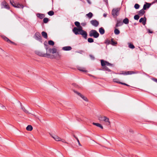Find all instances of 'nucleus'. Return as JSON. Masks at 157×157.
<instances>
[{
  "label": "nucleus",
  "mask_w": 157,
  "mask_h": 157,
  "mask_svg": "<svg viewBox=\"0 0 157 157\" xmlns=\"http://www.w3.org/2000/svg\"><path fill=\"white\" fill-rule=\"evenodd\" d=\"M38 54L40 56L43 57H45V56H46L47 55L46 54H45V53H44L41 52H39L38 53Z\"/></svg>",
  "instance_id": "f704fd0d"
},
{
  "label": "nucleus",
  "mask_w": 157,
  "mask_h": 157,
  "mask_svg": "<svg viewBox=\"0 0 157 157\" xmlns=\"http://www.w3.org/2000/svg\"><path fill=\"white\" fill-rule=\"evenodd\" d=\"M138 14L135 15L134 17V19L135 20H138L140 18V16Z\"/></svg>",
  "instance_id": "58836bf2"
},
{
  "label": "nucleus",
  "mask_w": 157,
  "mask_h": 157,
  "mask_svg": "<svg viewBox=\"0 0 157 157\" xmlns=\"http://www.w3.org/2000/svg\"><path fill=\"white\" fill-rule=\"evenodd\" d=\"M88 42L90 43L94 42V39L91 38H89L88 39Z\"/></svg>",
  "instance_id": "4c0bfd02"
},
{
  "label": "nucleus",
  "mask_w": 157,
  "mask_h": 157,
  "mask_svg": "<svg viewBox=\"0 0 157 157\" xmlns=\"http://www.w3.org/2000/svg\"><path fill=\"white\" fill-rule=\"evenodd\" d=\"M42 36L45 38L47 39L48 38V35L47 33L44 32L43 31L41 33Z\"/></svg>",
  "instance_id": "4be33fe9"
},
{
  "label": "nucleus",
  "mask_w": 157,
  "mask_h": 157,
  "mask_svg": "<svg viewBox=\"0 0 157 157\" xmlns=\"http://www.w3.org/2000/svg\"><path fill=\"white\" fill-rule=\"evenodd\" d=\"M105 61H105L102 59L101 60V65L103 67L105 66L106 65Z\"/></svg>",
  "instance_id": "a878e982"
},
{
  "label": "nucleus",
  "mask_w": 157,
  "mask_h": 157,
  "mask_svg": "<svg viewBox=\"0 0 157 157\" xmlns=\"http://www.w3.org/2000/svg\"><path fill=\"white\" fill-rule=\"evenodd\" d=\"M156 2H157V0H155L154 1V3Z\"/></svg>",
  "instance_id": "338daca9"
},
{
  "label": "nucleus",
  "mask_w": 157,
  "mask_h": 157,
  "mask_svg": "<svg viewBox=\"0 0 157 157\" xmlns=\"http://www.w3.org/2000/svg\"><path fill=\"white\" fill-rule=\"evenodd\" d=\"M145 12L144 10L143 9L138 12V14L140 16H142L145 13Z\"/></svg>",
  "instance_id": "dca6fc26"
},
{
  "label": "nucleus",
  "mask_w": 157,
  "mask_h": 157,
  "mask_svg": "<svg viewBox=\"0 0 157 157\" xmlns=\"http://www.w3.org/2000/svg\"><path fill=\"white\" fill-rule=\"evenodd\" d=\"M21 104V109H22V110L25 113H27L30 114V113H29L28 111L22 105V104L21 103H20Z\"/></svg>",
  "instance_id": "412c9836"
},
{
  "label": "nucleus",
  "mask_w": 157,
  "mask_h": 157,
  "mask_svg": "<svg viewBox=\"0 0 157 157\" xmlns=\"http://www.w3.org/2000/svg\"><path fill=\"white\" fill-rule=\"evenodd\" d=\"M87 1L89 4H90L91 3V2L90 0H87Z\"/></svg>",
  "instance_id": "e2e57ef3"
},
{
  "label": "nucleus",
  "mask_w": 157,
  "mask_h": 157,
  "mask_svg": "<svg viewBox=\"0 0 157 157\" xmlns=\"http://www.w3.org/2000/svg\"><path fill=\"white\" fill-rule=\"evenodd\" d=\"M37 16L40 18V19H42L43 18H44V17L45 15L44 14H41V13H37L36 15Z\"/></svg>",
  "instance_id": "aec40b11"
},
{
  "label": "nucleus",
  "mask_w": 157,
  "mask_h": 157,
  "mask_svg": "<svg viewBox=\"0 0 157 157\" xmlns=\"http://www.w3.org/2000/svg\"><path fill=\"white\" fill-rule=\"evenodd\" d=\"M86 16L88 17L89 19L91 18L93 16V13L91 12H89L88 13L86 14Z\"/></svg>",
  "instance_id": "bb28decb"
},
{
  "label": "nucleus",
  "mask_w": 157,
  "mask_h": 157,
  "mask_svg": "<svg viewBox=\"0 0 157 157\" xmlns=\"http://www.w3.org/2000/svg\"><path fill=\"white\" fill-rule=\"evenodd\" d=\"M75 25H76L77 27H79V26L80 25V23L78 21H75Z\"/></svg>",
  "instance_id": "a19ab883"
},
{
  "label": "nucleus",
  "mask_w": 157,
  "mask_h": 157,
  "mask_svg": "<svg viewBox=\"0 0 157 157\" xmlns=\"http://www.w3.org/2000/svg\"><path fill=\"white\" fill-rule=\"evenodd\" d=\"M103 16L104 17H106V16H107V14H106V13H104L103 15Z\"/></svg>",
  "instance_id": "680f3d73"
},
{
  "label": "nucleus",
  "mask_w": 157,
  "mask_h": 157,
  "mask_svg": "<svg viewBox=\"0 0 157 157\" xmlns=\"http://www.w3.org/2000/svg\"><path fill=\"white\" fill-rule=\"evenodd\" d=\"M110 41L109 40H107L105 41V43L107 44H110Z\"/></svg>",
  "instance_id": "3c124183"
},
{
  "label": "nucleus",
  "mask_w": 157,
  "mask_h": 157,
  "mask_svg": "<svg viewBox=\"0 0 157 157\" xmlns=\"http://www.w3.org/2000/svg\"><path fill=\"white\" fill-rule=\"evenodd\" d=\"M71 49V47L69 46L64 47L62 48V49L64 51H69Z\"/></svg>",
  "instance_id": "f3484780"
},
{
  "label": "nucleus",
  "mask_w": 157,
  "mask_h": 157,
  "mask_svg": "<svg viewBox=\"0 0 157 157\" xmlns=\"http://www.w3.org/2000/svg\"><path fill=\"white\" fill-rule=\"evenodd\" d=\"M73 136L75 138V137H76V136L75 135H73Z\"/></svg>",
  "instance_id": "774afa93"
},
{
  "label": "nucleus",
  "mask_w": 157,
  "mask_h": 157,
  "mask_svg": "<svg viewBox=\"0 0 157 157\" xmlns=\"http://www.w3.org/2000/svg\"><path fill=\"white\" fill-rule=\"evenodd\" d=\"M49 52L50 53H52V48H49Z\"/></svg>",
  "instance_id": "13d9d810"
},
{
  "label": "nucleus",
  "mask_w": 157,
  "mask_h": 157,
  "mask_svg": "<svg viewBox=\"0 0 157 157\" xmlns=\"http://www.w3.org/2000/svg\"><path fill=\"white\" fill-rule=\"evenodd\" d=\"M34 38L37 40L41 43L42 42V39L40 34L38 32H36L34 35Z\"/></svg>",
  "instance_id": "7ed1b4c3"
},
{
  "label": "nucleus",
  "mask_w": 157,
  "mask_h": 157,
  "mask_svg": "<svg viewBox=\"0 0 157 157\" xmlns=\"http://www.w3.org/2000/svg\"><path fill=\"white\" fill-rule=\"evenodd\" d=\"M73 91L79 97H80L81 98H82L85 101H88V100L87 98L86 97L84 96V95L74 90H73Z\"/></svg>",
  "instance_id": "20e7f679"
},
{
  "label": "nucleus",
  "mask_w": 157,
  "mask_h": 157,
  "mask_svg": "<svg viewBox=\"0 0 157 157\" xmlns=\"http://www.w3.org/2000/svg\"><path fill=\"white\" fill-rule=\"evenodd\" d=\"M57 52V49L56 48H52V54H54L56 53Z\"/></svg>",
  "instance_id": "79ce46f5"
},
{
  "label": "nucleus",
  "mask_w": 157,
  "mask_h": 157,
  "mask_svg": "<svg viewBox=\"0 0 157 157\" xmlns=\"http://www.w3.org/2000/svg\"><path fill=\"white\" fill-rule=\"evenodd\" d=\"M128 47L132 49H134L135 48L134 46L131 43H128Z\"/></svg>",
  "instance_id": "c85d7f7f"
},
{
  "label": "nucleus",
  "mask_w": 157,
  "mask_h": 157,
  "mask_svg": "<svg viewBox=\"0 0 157 157\" xmlns=\"http://www.w3.org/2000/svg\"><path fill=\"white\" fill-rule=\"evenodd\" d=\"M99 32L100 34L101 35H103L104 34L105 32V31L104 28L101 27L99 29Z\"/></svg>",
  "instance_id": "6ab92c4d"
},
{
  "label": "nucleus",
  "mask_w": 157,
  "mask_h": 157,
  "mask_svg": "<svg viewBox=\"0 0 157 157\" xmlns=\"http://www.w3.org/2000/svg\"><path fill=\"white\" fill-rule=\"evenodd\" d=\"M2 38L5 41H6L8 43H10L11 44H15V43L13 42L11 40H10L8 38L5 36L4 35L2 36H1Z\"/></svg>",
  "instance_id": "6e6552de"
},
{
  "label": "nucleus",
  "mask_w": 157,
  "mask_h": 157,
  "mask_svg": "<svg viewBox=\"0 0 157 157\" xmlns=\"http://www.w3.org/2000/svg\"><path fill=\"white\" fill-rule=\"evenodd\" d=\"M92 124L93 125H96L98 127H100L101 129H103V126L100 124L99 123L93 122L92 123Z\"/></svg>",
  "instance_id": "5701e85b"
},
{
  "label": "nucleus",
  "mask_w": 157,
  "mask_h": 157,
  "mask_svg": "<svg viewBox=\"0 0 157 157\" xmlns=\"http://www.w3.org/2000/svg\"><path fill=\"white\" fill-rule=\"evenodd\" d=\"M120 8H113L112 11V14L114 17H116L119 14Z\"/></svg>",
  "instance_id": "f03ea898"
},
{
  "label": "nucleus",
  "mask_w": 157,
  "mask_h": 157,
  "mask_svg": "<svg viewBox=\"0 0 157 157\" xmlns=\"http://www.w3.org/2000/svg\"><path fill=\"white\" fill-rule=\"evenodd\" d=\"M111 44L113 45H115L117 44V42H115L113 41V38H112L111 39Z\"/></svg>",
  "instance_id": "2f4dec72"
},
{
  "label": "nucleus",
  "mask_w": 157,
  "mask_h": 157,
  "mask_svg": "<svg viewBox=\"0 0 157 157\" xmlns=\"http://www.w3.org/2000/svg\"><path fill=\"white\" fill-rule=\"evenodd\" d=\"M140 7V6L138 4H136L134 6V8L136 9H138Z\"/></svg>",
  "instance_id": "ea45409f"
},
{
  "label": "nucleus",
  "mask_w": 157,
  "mask_h": 157,
  "mask_svg": "<svg viewBox=\"0 0 157 157\" xmlns=\"http://www.w3.org/2000/svg\"><path fill=\"white\" fill-rule=\"evenodd\" d=\"M77 142H78V144L79 145V146H81V144H80V142H79V141H78Z\"/></svg>",
  "instance_id": "0e129e2a"
},
{
  "label": "nucleus",
  "mask_w": 157,
  "mask_h": 157,
  "mask_svg": "<svg viewBox=\"0 0 157 157\" xmlns=\"http://www.w3.org/2000/svg\"><path fill=\"white\" fill-rule=\"evenodd\" d=\"M151 5V4L150 3L145 2V4L144 5L143 7V9L144 10H146L150 8Z\"/></svg>",
  "instance_id": "9d476101"
},
{
  "label": "nucleus",
  "mask_w": 157,
  "mask_h": 157,
  "mask_svg": "<svg viewBox=\"0 0 157 157\" xmlns=\"http://www.w3.org/2000/svg\"><path fill=\"white\" fill-rule=\"evenodd\" d=\"M99 33L95 30H91L89 32V36L90 37H93L96 38L99 37Z\"/></svg>",
  "instance_id": "f257e3e1"
},
{
  "label": "nucleus",
  "mask_w": 157,
  "mask_h": 157,
  "mask_svg": "<svg viewBox=\"0 0 157 157\" xmlns=\"http://www.w3.org/2000/svg\"><path fill=\"white\" fill-rule=\"evenodd\" d=\"M103 68L104 69V70L108 71V72H110L111 71V70L106 66L104 67Z\"/></svg>",
  "instance_id": "c756f323"
},
{
  "label": "nucleus",
  "mask_w": 157,
  "mask_h": 157,
  "mask_svg": "<svg viewBox=\"0 0 157 157\" xmlns=\"http://www.w3.org/2000/svg\"><path fill=\"white\" fill-rule=\"evenodd\" d=\"M78 27V29H80V30H81V31H80V32H81L82 31H84V30H82V27L80 25V26H79V27Z\"/></svg>",
  "instance_id": "de8ad7c7"
},
{
  "label": "nucleus",
  "mask_w": 157,
  "mask_h": 157,
  "mask_svg": "<svg viewBox=\"0 0 157 157\" xmlns=\"http://www.w3.org/2000/svg\"><path fill=\"white\" fill-rule=\"evenodd\" d=\"M105 62L106 63V65L113 66V64L109 63V62L106 61Z\"/></svg>",
  "instance_id": "c03bdc74"
},
{
  "label": "nucleus",
  "mask_w": 157,
  "mask_h": 157,
  "mask_svg": "<svg viewBox=\"0 0 157 157\" xmlns=\"http://www.w3.org/2000/svg\"><path fill=\"white\" fill-rule=\"evenodd\" d=\"M33 128L32 126L30 125H28L26 127V129L29 131H31L33 130Z\"/></svg>",
  "instance_id": "b1692460"
},
{
  "label": "nucleus",
  "mask_w": 157,
  "mask_h": 157,
  "mask_svg": "<svg viewBox=\"0 0 157 157\" xmlns=\"http://www.w3.org/2000/svg\"><path fill=\"white\" fill-rule=\"evenodd\" d=\"M146 20L147 18L144 17L140 18L139 20V22L140 23H142L143 25H145L146 24Z\"/></svg>",
  "instance_id": "9b49d317"
},
{
  "label": "nucleus",
  "mask_w": 157,
  "mask_h": 157,
  "mask_svg": "<svg viewBox=\"0 0 157 157\" xmlns=\"http://www.w3.org/2000/svg\"><path fill=\"white\" fill-rule=\"evenodd\" d=\"M1 106L2 107L3 109H6V108H5V106H4L2 105Z\"/></svg>",
  "instance_id": "052dcab7"
},
{
  "label": "nucleus",
  "mask_w": 157,
  "mask_h": 157,
  "mask_svg": "<svg viewBox=\"0 0 157 157\" xmlns=\"http://www.w3.org/2000/svg\"><path fill=\"white\" fill-rule=\"evenodd\" d=\"M98 119L100 121H103L104 119V117H103L100 116H99L98 117Z\"/></svg>",
  "instance_id": "e433bc0d"
},
{
  "label": "nucleus",
  "mask_w": 157,
  "mask_h": 157,
  "mask_svg": "<svg viewBox=\"0 0 157 157\" xmlns=\"http://www.w3.org/2000/svg\"><path fill=\"white\" fill-rule=\"evenodd\" d=\"M78 69L79 70L82 71V72H86V70L83 69L82 68H81L80 67H79L78 68Z\"/></svg>",
  "instance_id": "37998d69"
},
{
  "label": "nucleus",
  "mask_w": 157,
  "mask_h": 157,
  "mask_svg": "<svg viewBox=\"0 0 157 157\" xmlns=\"http://www.w3.org/2000/svg\"><path fill=\"white\" fill-rule=\"evenodd\" d=\"M49 21V19L48 18L45 17L43 19V22L44 23H47Z\"/></svg>",
  "instance_id": "c9c22d12"
},
{
  "label": "nucleus",
  "mask_w": 157,
  "mask_h": 157,
  "mask_svg": "<svg viewBox=\"0 0 157 157\" xmlns=\"http://www.w3.org/2000/svg\"><path fill=\"white\" fill-rule=\"evenodd\" d=\"M1 6H2V8H4L8 10L10 9V8L9 6L8 5L6 2L5 1H4L2 2L1 3Z\"/></svg>",
  "instance_id": "39448f33"
},
{
  "label": "nucleus",
  "mask_w": 157,
  "mask_h": 157,
  "mask_svg": "<svg viewBox=\"0 0 157 157\" xmlns=\"http://www.w3.org/2000/svg\"><path fill=\"white\" fill-rule=\"evenodd\" d=\"M90 23L92 25L96 27H97L99 24L98 21L95 19L91 21Z\"/></svg>",
  "instance_id": "0eeeda50"
},
{
  "label": "nucleus",
  "mask_w": 157,
  "mask_h": 157,
  "mask_svg": "<svg viewBox=\"0 0 157 157\" xmlns=\"http://www.w3.org/2000/svg\"><path fill=\"white\" fill-rule=\"evenodd\" d=\"M13 6L15 8H23L24 7L22 5L19 3L16 4L15 5H14V6L13 5Z\"/></svg>",
  "instance_id": "2eb2a0df"
},
{
  "label": "nucleus",
  "mask_w": 157,
  "mask_h": 157,
  "mask_svg": "<svg viewBox=\"0 0 157 157\" xmlns=\"http://www.w3.org/2000/svg\"><path fill=\"white\" fill-rule=\"evenodd\" d=\"M48 44L50 45L53 46L54 44V42L53 41L50 40L48 41Z\"/></svg>",
  "instance_id": "72a5a7b5"
},
{
  "label": "nucleus",
  "mask_w": 157,
  "mask_h": 157,
  "mask_svg": "<svg viewBox=\"0 0 157 157\" xmlns=\"http://www.w3.org/2000/svg\"><path fill=\"white\" fill-rule=\"evenodd\" d=\"M79 34L82 35V36L85 39H86L87 36V32L85 31H82L81 32H80Z\"/></svg>",
  "instance_id": "f8f14e48"
},
{
  "label": "nucleus",
  "mask_w": 157,
  "mask_h": 157,
  "mask_svg": "<svg viewBox=\"0 0 157 157\" xmlns=\"http://www.w3.org/2000/svg\"><path fill=\"white\" fill-rule=\"evenodd\" d=\"M129 21L128 19L127 18H126L123 20L122 22L125 24H128L129 23Z\"/></svg>",
  "instance_id": "393cba45"
},
{
  "label": "nucleus",
  "mask_w": 157,
  "mask_h": 157,
  "mask_svg": "<svg viewBox=\"0 0 157 157\" xmlns=\"http://www.w3.org/2000/svg\"><path fill=\"white\" fill-rule=\"evenodd\" d=\"M48 15L50 16L53 15L54 14V12L52 11H50L48 13Z\"/></svg>",
  "instance_id": "473e14b6"
},
{
  "label": "nucleus",
  "mask_w": 157,
  "mask_h": 157,
  "mask_svg": "<svg viewBox=\"0 0 157 157\" xmlns=\"http://www.w3.org/2000/svg\"><path fill=\"white\" fill-rule=\"evenodd\" d=\"M113 82H116L117 83H119V82L118 81V80L117 78H114L113 79Z\"/></svg>",
  "instance_id": "49530a36"
},
{
  "label": "nucleus",
  "mask_w": 157,
  "mask_h": 157,
  "mask_svg": "<svg viewBox=\"0 0 157 157\" xmlns=\"http://www.w3.org/2000/svg\"><path fill=\"white\" fill-rule=\"evenodd\" d=\"M148 32L151 33H153V32L152 31H151L149 29H148Z\"/></svg>",
  "instance_id": "4d7b16f0"
},
{
  "label": "nucleus",
  "mask_w": 157,
  "mask_h": 157,
  "mask_svg": "<svg viewBox=\"0 0 157 157\" xmlns=\"http://www.w3.org/2000/svg\"><path fill=\"white\" fill-rule=\"evenodd\" d=\"M104 118L103 121L106 122V125H110V122L109 121V119L105 116L104 117Z\"/></svg>",
  "instance_id": "ddd939ff"
},
{
  "label": "nucleus",
  "mask_w": 157,
  "mask_h": 157,
  "mask_svg": "<svg viewBox=\"0 0 157 157\" xmlns=\"http://www.w3.org/2000/svg\"><path fill=\"white\" fill-rule=\"evenodd\" d=\"M114 33L116 35H118L120 33V31L118 29H115L114 30Z\"/></svg>",
  "instance_id": "cd10ccee"
},
{
  "label": "nucleus",
  "mask_w": 157,
  "mask_h": 157,
  "mask_svg": "<svg viewBox=\"0 0 157 157\" xmlns=\"http://www.w3.org/2000/svg\"><path fill=\"white\" fill-rule=\"evenodd\" d=\"M0 49L2 51V52H3V53H5V52L4 51V50L3 49H2L1 48H0Z\"/></svg>",
  "instance_id": "69168bd1"
},
{
  "label": "nucleus",
  "mask_w": 157,
  "mask_h": 157,
  "mask_svg": "<svg viewBox=\"0 0 157 157\" xmlns=\"http://www.w3.org/2000/svg\"><path fill=\"white\" fill-rule=\"evenodd\" d=\"M90 57L93 60H94V56L92 55H90Z\"/></svg>",
  "instance_id": "864d4df0"
},
{
  "label": "nucleus",
  "mask_w": 157,
  "mask_h": 157,
  "mask_svg": "<svg viewBox=\"0 0 157 157\" xmlns=\"http://www.w3.org/2000/svg\"><path fill=\"white\" fill-rule=\"evenodd\" d=\"M138 73V72H134L132 71H128L127 72H125L122 73H120V75H131L132 74H137Z\"/></svg>",
  "instance_id": "423d86ee"
},
{
  "label": "nucleus",
  "mask_w": 157,
  "mask_h": 157,
  "mask_svg": "<svg viewBox=\"0 0 157 157\" xmlns=\"http://www.w3.org/2000/svg\"><path fill=\"white\" fill-rule=\"evenodd\" d=\"M81 25L83 26H84L86 25V22H83L81 23Z\"/></svg>",
  "instance_id": "5fc2aeb1"
},
{
  "label": "nucleus",
  "mask_w": 157,
  "mask_h": 157,
  "mask_svg": "<svg viewBox=\"0 0 157 157\" xmlns=\"http://www.w3.org/2000/svg\"><path fill=\"white\" fill-rule=\"evenodd\" d=\"M47 55L45 57H47V58H52L53 57V55H50L49 54H48L47 53H45Z\"/></svg>",
  "instance_id": "7c9ffc66"
},
{
  "label": "nucleus",
  "mask_w": 157,
  "mask_h": 157,
  "mask_svg": "<svg viewBox=\"0 0 157 157\" xmlns=\"http://www.w3.org/2000/svg\"><path fill=\"white\" fill-rule=\"evenodd\" d=\"M72 85L74 86L75 87H77L78 86L75 83H73L72 84Z\"/></svg>",
  "instance_id": "6e6d98bb"
},
{
  "label": "nucleus",
  "mask_w": 157,
  "mask_h": 157,
  "mask_svg": "<svg viewBox=\"0 0 157 157\" xmlns=\"http://www.w3.org/2000/svg\"><path fill=\"white\" fill-rule=\"evenodd\" d=\"M10 3L11 5L13 6V5L14 6V5H15L16 3H15L13 1H10Z\"/></svg>",
  "instance_id": "603ef678"
},
{
  "label": "nucleus",
  "mask_w": 157,
  "mask_h": 157,
  "mask_svg": "<svg viewBox=\"0 0 157 157\" xmlns=\"http://www.w3.org/2000/svg\"><path fill=\"white\" fill-rule=\"evenodd\" d=\"M119 83L120 84H122V85H125V86H130L129 85H128V84L125 83H123V82H119Z\"/></svg>",
  "instance_id": "a18cd8bd"
},
{
  "label": "nucleus",
  "mask_w": 157,
  "mask_h": 157,
  "mask_svg": "<svg viewBox=\"0 0 157 157\" xmlns=\"http://www.w3.org/2000/svg\"><path fill=\"white\" fill-rule=\"evenodd\" d=\"M103 1L106 3V4H108V0H103Z\"/></svg>",
  "instance_id": "bf43d9fd"
},
{
  "label": "nucleus",
  "mask_w": 157,
  "mask_h": 157,
  "mask_svg": "<svg viewBox=\"0 0 157 157\" xmlns=\"http://www.w3.org/2000/svg\"><path fill=\"white\" fill-rule=\"evenodd\" d=\"M51 136L53 138L55 139V140H56V141H59L60 140H61L60 138L59 137L57 136L56 135L52 136V135H51Z\"/></svg>",
  "instance_id": "a211bd4d"
},
{
  "label": "nucleus",
  "mask_w": 157,
  "mask_h": 157,
  "mask_svg": "<svg viewBox=\"0 0 157 157\" xmlns=\"http://www.w3.org/2000/svg\"><path fill=\"white\" fill-rule=\"evenodd\" d=\"M151 79L157 83V78H151Z\"/></svg>",
  "instance_id": "09e8293b"
},
{
  "label": "nucleus",
  "mask_w": 157,
  "mask_h": 157,
  "mask_svg": "<svg viewBox=\"0 0 157 157\" xmlns=\"http://www.w3.org/2000/svg\"><path fill=\"white\" fill-rule=\"evenodd\" d=\"M44 45L45 46V48L46 49V51L47 52V51H48V48L49 46H48V45H46L45 44H44Z\"/></svg>",
  "instance_id": "8fccbe9b"
},
{
  "label": "nucleus",
  "mask_w": 157,
  "mask_h": 157,
  "mask_svg": "<svg viewBox=\"0 0 157 157\" xmlns=\"http://www.w3.org/2000/svg\"><path fill=\"white\" fill-rule=\"evenodd\" d=\"M123 23L120 20H117L116 24L115 25V28H117L122 25Z\"/></svg>",
  "instance_id": "4468645a"
},
{
  "label": "nucleus",
  "mask_w": 157,
  "mask_h": 157,
  "mask_svg": "<svg viewBox=\"0 0 157 157\" xmlns=\"http://www.w3.org/2000/svg\"><path fill=\"white\" fill-rule=\"evenodd\" d=\"M80 31H81L80 30V29H78V28L75 27L73 29V33L75 34V35H79V34L80 33Z\"/></svg>",
  "instance_id": "1a4fd4ad"
}]
</instances>
